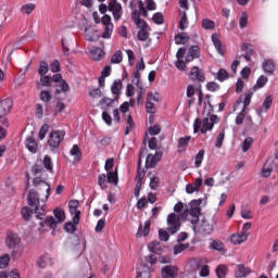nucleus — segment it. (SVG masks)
<instances>
[{
  "label": "nucleus",
  "mask_w": 278,
  "mask_h": 278,
  "mask_svg": "<svg viewBox=\"0 0 278 278\" xmlns=\"http://www.w3.org/2000/svg\"><path fill=\"white\" fill-rule=\"evenodd\" d=\"M50 71L52 73H60L61 67H60V61L59 60L52 61V63L50 64Z\"/></svg>",
  "instance_id": "338daca9"
},
{
  "label": "nucleus",
  "mask_w": 278,
  "mask_h": 278,
  "mask_svg": "<svg viewBox=\"0 0 278 278\" xmlns=\"http://www.w3.org/2000/svg\"><path fill=\"white\" fill-rule=\"evenodd\" d=\"M109 12H112L114 21H121L123 16V5L117 0L109 2Z\"/></svg>",
  "instance_id": "1a4fd4ad"
},
{
  "label": "nucleus",
  "mask_w": 278,
  "mask_h": 278,
  "mask_svg": "<svg viewBox=\"0 0 278 278\" xmlns=\"http://www.w3.org/2000/svg\"><path fill=\"white\" fill-rule=\"evenodd\" d=\"M149 251H151V253H155L156 255H160V253H162V245L160 243V241H152L149 245H148Z\"/></svg>",
  "instance_id": "cd10ccee"
},
{
  "label": "nucleus",
  "mask_w": 278,
  "mask_h": 278,
  "mask_svg": "<svg viewBox=\"0 0 278 278\" xmlns=\"http://www.w3.org/2000/svg\"><path fill=\"white\" fill-rule=\"evenodd\" d=\"M225 140V130L218 134L216 141H215V147L216 149H220L223 147V142Z\"/></svg>",
  "instance_id": "3c124183"
},
{
  "label": "nucleus",
  "mask_w": 278,
  "mask_h": 278,
  "mask_svg": "<svg viewBox=\"0 0 278 278\" xmlns=\"http://www.w3.org/2000/svg\"><path fill=\"white\" fill-rule=\"evenodd\" d=\"M7 247L11 249L13 257H21L23 255V244H21V237L14 232H10L7 237Z\"/></svg>",
  "instance_id": "20e7f679"
},
{
  "label": "nucleus",
  "mask_w": 278,
  "mask_h": 278,
  "mask_svg": "<svg viewBox=\"0 0 278 278\" xmlns=\"http://www.w3.org/2000/svg\"><path fill=\"white\" fill-rule=\"evenodd\" d=\"M40 99L43 101V103H49L51 101V92L43 90L40 92Z\"/></svg>",
  "instance_id": "69168bd1"
},
{
  "label": "nucleus",
  "mask_w": 278,
  "mask_h": 278,
  "mask_svg": "<svg viewBox=\"0 0 278 278\" xmlns=\"http://www.w3.org/2000/svg\"><path fill=\"white\" fill-rule=\"evenodd\" d=\"M190 140H192V137L190 136L181 137L178 140V153H185V151L188 149V144H190Z\"/></svg>",
  "instance_id": "4be33fe9"
},
{
  "label": "nucleus",
  "mask_w": 278,
  "mask_h": 278,
  "mask_svg": "<svg viewBox=\"0 0 278 278\" xmlns=\"http://www.w3.org/2000/svg\"><path fill=\"white\" fill-rule=\"evenodd\" d=\"M214 129V123L210 122V118L204 117L203 121L201 118H197L193 123V134H207V131H212Z\"/></svg>",
  "instance_id": "423d86ee"
},
{
  "label": "nucleus",
  "mask_w": 278,
  "mask_h": 278,
  "mask_svg": "<svg viewBox=\"0 0 278 278\" xmlns=\"http://www.w3.org/2000/svg\"><path fill=\"white\" fill-rule=\"evenodd\" d=\"M90 55L92 60L99 62V60H103L105 52L101 48L92 47L90 50Z\"/></svg>",
  "instance_id": "393cba45"
},
{
  "label": "nucleus",
  "mask_w": 278,
  "mask_h": 278,
  "mask_svg": "<svg viewBox=\"0 0 278 278\" xmlns=\"http://www.w3.org/2000/svg\"><path fill=\"white\" fill-rule=\"evenodd\" d=\"M27 201L28 205L34 207L35 214H38V217H40L41 213L38 212V206L40 205V197L38 195V192L34 189H30L28 191Z\"/></svg>",
  "instance_id": "6e6552de"
},
{
  "label": "nucleus",
  "mask_w": 278,
  "mask_h": 278,
  "mask_svg": "<svg viewBox=\"0 0 278 278\" xmlns=\"http://www.w3.org/2000/svg\"><path fill=\"white\" fill-rule=\"evenodd\" d=\"M188 247H190V244H177L174 247V255H179V253H182V251H186V249H188Z\"/></svg>",
  "instance_id": "603ef678"
},
{
  "label": "nucleus",
  "mask_w": 278,
  "mask_h": 278,
  "mask_svg": "<svg viewBox=\"0 0 278 278\" xmlns=\"http://www.w3.org/2000/svg\"><path fill=\"white\" fill-rule=\"evenodd\" d=\"M85 38L89 42H97V40H99V35L97 34V30L92 28V26H88L85 28Z\"/></svg>",
  "instance_id": "6ab92c4d"
},
{
  "label": "nucleus",
  "mask_w": 278,
  "mask_h": 278,
  "mask_svg": "<svg viewBox=\"0 0 278 278\" xmlns=\"http://www.w3.org/2000/svg\"><path fill=\"white\" fill-rule=\"evenodd\" d=\"M77 207H79V201L78 200H71L68 203V208L71 211V214H75L73 217L74 225H79L81 211H77Z\"/></svg>",
  "instance_id": "9b49d317"
},
{
  "label": "nucleus",
  "mask_w": 278,
  "mask_h": 278,
  "mask_svg": "<svg viewBox=\"0 0 278 278\" xmlns=\"http://www.w3.org/2000/svg\"><path fill=\"white\" fill-rule=\"evenodd\" d=\"M147 101H155L156 103H160V92H148Z\"/></svg>",
  "instance_id": "864d4df0"
},
{
  "label": "nucleus",
  "mask_w": 278,
  "mask_h": 278,
  "mask_svg": "<svg viewBox=\"0 0 278 278\" xmlns=\"http://www.w3.org/2000/svg\"><path fill=\"white\" fill-rule=\"evenodd\" d=\"M33 175H40L45 173V167H42V161H37L31 167Z\"/></svg>",
  "instance_id": "2f4dec72"
},
{
  "label": "nucleus",
  "mask_w": 278,
  "mask_h": 278,
  "mask_svg": "<svg viewBox=\"0 0 278 278\" xmlns=\"http://www.w3.org/2000/svg\"><path fill=\"white\" fill-rule=\"evenodd\" d=\"M247 240H249V233L247 232H239L230 236L231 244H242V242H247Z\"/></svg>",
  "instance_id": "dca6fc26"
},
{
  "label": "nucleus",
  "mask_w": 278,
  "mask_h": 278,
  "mask_svg": "<svg viewBox=\"0 0 278 278\" xmlns=\"http://www.w3.org/2000/svg\"><path fill=\"white\" fill-rule=\"evenodd\" d=\"M64 229L67 233H75L77 231V224L75 222H67L64 225Z\"/></svg>",
  "instance_id": "a19ab883"
},
{
  "label": "nucleus",
  "mask_w": 278,
  "mask_h": 278,
  "mask_svg": "<svg viewBox=\"0 0 278 278\" xmlns=\"http://www.w3.org/2000/svg\"><path fill=\"white\" fill-rule=\"evenodd\" d=\"M190 40V37L186 33L177 34L175 36V43L176 45H186Z\"/></svg>",
  "instance_id": "c85d7f7f"
},
{
  "label": "nucleus",
  "mask_w": 278,
  "mask_h": 278,
  "mask_svg": "<svg viewBox=\"0 0 278 278\" xmlns=\"http://www.w3.org/2000/svg\"><path fill=\"white\" fill-rule=\"evenodd\" d=\"M135 23H136L137 27H139V29H147V27H148L147 22L144 20L140 18V15L135 17Z\"/></svg>",
  "instance_id": "6e6d98bb"
},
{
  "label": "nucleus",
  "mask_w": 278,
  "mask_h": 278,
  "mask_svg": "<svg viewBox=\"0 0 278 278\" xmlns=\"http://www.w3.org/2000/svg\"><path fill=\"white\" fill-rule=\"evenodd\" d=\"M247 25H249V15L247 14V12H243L241 17L239 18V26L241 29H244Z\"/></svg>",
  "instance_id": "a18cd8bd"
},
{
  "label": "nucleus",
  "mask_w": 278,
  "mask_h": 278,
  "mask_svg": "<svg viewBox=\"0 0 278 278\" xmlns=\"http://www.w3.org/2000/svg\"><path fill=\"white\" fill-rule=\"evenodd\" d=\"M179 269L174 265H166L161 269L162 278H177Z\"/></svg>",
  "instance_id": "f8f14e48"
},
{
  "label": "nucleus",
  "mask_w": 278,
  "mask_h": 278,
  "mask_svg": "<svg viewBox=\"0 0 278 278\" xmlns=\"http://www.w3.org/2000/svg\"><path fill=\"white\" fill-rule=\"evenodd\" d=\"M216 222L214 217H203L201 220L199 219L197 224L192 226V229L195 233H202L207 236L214 231V227Z\"/></svg>",
  "instance_id": "f03ea898"
},
{
  "label": "nucleus",
  "mask_w": 278,
  "mask_h": 278,
  "mask_svg": "<svg viewBox=\"0 0 278 278\" xmlns=\"http://www.w3.org/2000/svg\"><path fill=\"white\" fill-rule=\"evenodd\" d=\"M70 153L71 155H73L76 162H79V160H81V149H79V146L74 144Z\"/></svg>",
  "instance_id": "c756f323"
},
{
  "label": "nucleus",
  "mask_w": 278,
  "mask_h": 278,
  "mask_svg": "<svg viewBox=\"0 0 278 278\" xmlns=\"http://www.w3.org/2000/svg\"><path fill=\"white\" fill-rule=\"evenodd\" d=\"M65 136H66V132L64 130L52 131L48 139L49 147L51 149H58L60 147V144H62V140H64Z\"/></svg>",
  "instance_id": "0eeeda50"
},
{
  "label": "nucleus",
  "mask_w": 278,
  "mask_h": 278,
  "mask_svg": "<svg viewBox=\"0 0 278 278\" xmlns=\"http://www.w3.org/2000/svg\"><path fill=\"white\" fill-rule=\"evenodd\" d=\"M54 218L53 216L46 217L45 222L40 223V227H49V229H55L58 225H62L64 220H66V214L64 213V210L55 208L54 212Z\"/></svg>",
  "instance_id": "7ed1b4c3"
},
{
  "label": "nucleus",
  "mask_w": 278,
  "mask_h": 278,
  "mask_svg": "<svg viewBox=\"0 0 278 278\" xmlns=\"http://www.w3.org/2000/svg\"><path fill=\"white\" fill-rule=\"evenodd\" d=\"M34 10H36V4H34V3H27V4L22 5V8H21L22 14H31V12H34Z\"/></svg>",
  "instance_id": "ea45409f"
},
{
  "label": "nucleus",
  "mask_w": 278,
  "mask_h": 278,
  "mask_svg": "<svg viewBox=\"0 0 278 278\" xmlns=\"http://www.w3.org/2000/svg\"><path fill=\"white\" fill-rule=\"evenodd\" d=\"M52 84L51 76H40V80L36 84L37 90H42V88H51Z\"/></svg>",
  "instance_id": "aec40b11"
},
{
  "label": "nucleus",
  "mask_w": 278,
  "mask_h": 278,
  "mask_svg": "<svg viewBox=\"0 0 278 278\" xmlns=\"http://www.w3.org/2000/svg\"><path fill=\"white\" fill-rule=\"evenodd\" d=\"M253 144V139L251 137H247L242 144V151L243 153H247L251 149V146Z\"/></svg>",
  "instance_id": "8fccbe9b"
},
{
  "label": "nucleus",
  "mask_w": 278,
  "mask_h": 278,
  "mask_svg": "<svg viewBox=\"0 0 278 278\" xmlns=\"http://www.w3.org/2000/svg\"><path fill=\"white\" fill-rule=\"evenodd\" d=\"M10 264V255L9 254H3L0 257V268H5Z\"/></svg>",
  "instance_id": "0e129e2a"
},
{
  "label": "nucleus",
  "mask_w": 278,
  "mask_h": 278,
  "mask_svg": "<svg viewBox=\"0 0 278 278\" xmlns=\"http://www.w3.org/2000/svg\"><path fill=\"white\" fill-rule=\"evenodd\" d=\"M10 110H12L11 99L0 101V118H3V116L8 115L10 113Z\"/></svg>",
  "instance_id": "f3484780"
},
{
  "label": "nucleus",
  "mask_w": 278,
  "mask_h": 278,
  "mask_svg": "<svg viewBox=\"0 0 278 278\" xmlns=\"http://www.w3.org/2000/svg\"><path fill=\"white\" fill-rule=\"evenodd\" d=\"M228 77H229V73L226 72L225 68H220L217 73L216 79H218V81H225L227 80Z\"/></svg>",
  "instance_id": "de8ad7c7"
},
{
  "label": "nucleus",
  "mask_w": 278,
  "mask_h": 278,
  "mask_svg": "<svg viewBox=\"0 0 278 278\" xmlns=\"http://www.w3.org/2000/svg\"><path fill=\"white\" fill-rule=\"evenodd\" d=\"M253 89L252 91L248 92V93H244V100H243V112H247V109L249 108V105H251V99H253Z\"/></svg>",
  "instance_id": "c9c22d12"
},
{
  "label": "nucleus",
  "mask_w": 278,
  "mask_h": 278,
  "mask_svg": "<svg viewBox=\"0 0 278 278\" xmlns=\"http://www.w3.org/2000/svg\"><path fill=\"white\" fill-rule=\"evenodd\" d=\"M47 73H49V63L41 61L38 68V75H40V77H45Z\"/></svg>",
  "instance_id": "473e14b6"
},
{
  "label": "nucleus",
  "mask_w": 278,
  "mask_h": 278,
  "mask_svg": "<svg viewBox=\"0 0 278 278\" xmlns=\"http://www.w3.org/2000/svg\"><path fill=\"white\" fill-rule=\"evenodd\" d=\"M49 132V124H43L39 130V140H45V137Z\"/></svg>",
  "instance_id": "4d7b16f0"
},
{
  "label": "nucleus",
  "mask_w": 278,
  "mask_h": 278,
  "mask_svg": "<svg viewBox=\"0 0 278 278\" xmlns=\"http://www.w3.org/2000/svg\"><path fill=\"white\" fill-rule=\"evenodd\" d=\"M33 186L37 188V190H45L46 197L45 201H47L51 194V185H49L47 181L42 180L40 177H36L33 180Z\"/></svg>",
  "instance_id": "9d476101"
},
{
  "label": "nucleus",
  "mask_w": 278,
  "mask_h": 278,
  "mask_svg": "<svg viewBox=\"0 0 278 278\" xmlns=\"http://www.w3.org/2000/svg\"><path fill=\"white\" fill-rule=\"evenodd\" d=\"M245 112L244 109L241 110L240 113H238L237 117H236V125H242V123H244V118H245Z\"/></svg>",
  "instance_id": "e2e57ef3"
},
{
  "label": "nucleus",
  "mask_w": 278,
  "mask_h": 278,
  "mask_svg": "<svg viewBox=\"0 0 278 278\" xmlns=\"http://www.w3.org/2000/svg\"><path fill=\"white\" fill-rule=\"evenodd\" d=\"M21 214H22L24 220H31L34 211H31V208H29L28 206H24L21 211Z\"/></svg>",
  "instance_id": "4c0bfd02"
},
{
  "label": "nucleus",
  "mask_w": 278,
  "mask_h": 278,
  "mask_svg": "<svg viewBox=\"0 0 278 278\" xmlns=\"http://www.w3.org/2000/svg\"><path fill=\"white\" fill-rule=\"evenodd\" d=\"M157 186H160V177L157 176H152L150 178V188L152 190H156L157 189Z\"/></svg>",
  "instance_id": "680f3d73"
},
{
  "label": "nucleus",
  "mask_w": 278,
  "mask_h": 278,
  "mask_svg": "<svg viewBox=\"0 0 278 278\" xmlns=\"http://www.w3.org/2000/svg\"><path fill=\"white\" fill-rule=\"evenodd\" d=\"M216 276L217 278H225L227 277V273H229V268H227V265L220 264L216 267Z\"/></svg>",
  "instance_id": "bb28decb"
},
{
  "label": "nucleus",
  "mask_w": 278,
  "mask_h": 278,
  "mask_svg": "<svg viewBox=\"0 0 278 278\" xmlns=\"http://www.w3.org/2000/svg\"><path fill=\"white\" fill-rule=\"evenodd\" d=\"M108 184H113V186H118V167H115L113 172H108V174H100L98 176V185L100 186L101 190L108 189Z\"/></svg>",
  "instance_id": "39448f33"
},
{
  "label": "nucleus",
  "mask_w": 278,
  "mask_h": 278,
  "mask_svg": "<svg viewBox=\"0 0 278 278\" xmlns=\"http://www.w3.org/2000/svg\"><path fill=\"white\" fill-rule=\"evenodd\" d=\"M152 21L155 25H162L164 23V15L157 12L153 15Z\"/></svg>",
  "instance_id": "5fc2aeb1"
},
{
  "label": "nucleus",
  "mask_w": 278,
  "mask_h": 278,
  "mask_svg": "<svg viewBox=\"0 0 278 278\" xmlns=\"http://www.w3.org/2000/svg\"><path fill=\"white\" fill-rule=\"evenodd\" d=\"M268 84V77L262 75L257 80L256 84L253 86L252 90L255 92V90L260 88H264V85Z\"/></svg>",
  "instance_id": "7c9ffc66"
},
{
  "label": "nucleus",
  "mask_w": 278,
  "mask_h": 278,
  "mask_svg": "<svg viewBox=\"0 0 278 278\" xmlns=\"http://www.w3.org/2000/svg\"><path fill=\"white\" fill-rule=\"evenodd\" d=\"M123 62V52L116 51L111 58V64H121Z\"/></svg>",
  "instance_id": "37998d69"
},
{
  "label": "nucleus",
  "mask_w": 278,
  "mask_h": 278,
  "mask_svg": "<svg viewBox=\"0 0 278 278\" xmlns=\"http://www.w3.org/2000/svg\"><path fill=\"white\" fill-rule=\"evenodd\" d=\"M111 92L114 97V101H118L121 99V94H123V81L114 80L111 85Z\"/></svg>",
  "instance_id": "4468645a"
},
{
  "label": "nucleus",
  "mask_w": 278,
  "mask_h": 278,
  "mask_svg": "<svg viewBox=\"0 0 278 278\" xmlns=\"http://www.w3.org/2000/svg\"><path fill=\"white\" fill-rule=\"evenodd\" d=\"M203 157H205V150H200L195 155V168H201V164H203Z\"/></svg>",
  "instance_id": "e433bc0d"
},
{
  "label": "nucleus",
  "mask_w": 278,
  "mask_h": 278,
  "mask_svg": "<svg viewBox=\"0 0 278 278\" xmlns=\"http://www.w3.org/2000/svg\"><path fill=\"white\" fill-rule=\"evenodd\" d=\"M137 38L141 42H147V40H149V31H147V28H140L137 34Z\"/></svg>",
  "instance_id": "58836bf2"
},
{
  "label": "nucleus",
  "mask_w": 278,
  "mask_h": 278,
  "mask_svg": "<svg viewBox=\"0 0 278 278\" xmlns=\"http://www.w3.org/2000/svg\"><path fill=\"white\" fill-rule=\"evenodd\" d=\"M189 79L191 81H205V74L199 68V66H193L189 73Z\"/></svg>",
  "instance_id": "ddd939ff"
},
{
  "label": "nucleus",
  "mask_w": 278,
  "mask_h": 278,
  "mask_svg": "<svg viewBox=\"0 0 278 278\" xmlns=\"http://www.w3.org/2000/svg\"><path fill=\"white\" fill-rule=\"evenodd\" d=\"M157 166V160L153 154H149L146 160V168H155Z\"/></svg>",
  "instance_id": "f704fd0d"
},
{
  "label": "nucleus",
  "mask_w": 278,
  "mask_h": 278,
  "mask_svg": "<svg viewBox=\"0 0 278 278\" xmlns=\"http://www.w3.org/2000/svg\"><path fill=\"white\" fill-rule=\"evenodd\" d=\"M150 231H151V222L147 220L144 223L143 228H142V225L139 226V229H138L136 236H137V238H142V236L147 237V236H149Z\"/></svg>",
  "instance_id": "b1692460"
},
{
  "label": "nucleus",
  "mask_w": 278,
  "mask_h": 278,
  "mask_svg": "<svg viewBox=\"0 0 278 278\" xmlns=\"http://www.w3.org/2000/svg\"><path fill=\"white\" fill-rule=\"evenodd\" d=\"M186 27H188V15L186 12H182L179 21V29L184 30Z\"/></svg>",
  "instance_id": "49530a36"
},
{
  "label": "nucleus",
  "mask_w": 278,
  "mask_h": 278,
  "mask_svg": "<svg viewBox=\"0 0 278 278\" xmlns=\"http://www.w3.org/2000/svg\"><path fill=\"white\" fill-rule=\"evenodd\" d=\"M190 205V210L188 211V208H186L180 215L170 213L167 216V231H169L172 236H175V233L181 229V218H188V216H190L189 220L192 226L199 223V216H201V207L199 205H201V200H192Z\"/></svg>",
  "instance_id": "f257e3e1"
},
{
  "label": "nucleus",
  "mask_w": 278,
  "mask_h": 278,
  "mask_svg": "<svg viewBox=\"0 0 278 278\" xmlns=\"http://www.w3.org/2000/svg\"><path fill=\"white\" fill-rule=\"evenodd\" d=\"M42 164L45 168L48 169L51 173V175H53V161H51V156L46 155L43 157Z\"/></svg>",
  "instance_id": "72a5a7b5"
},
{
  "label": "nucleus",
  "mask_w": 278,
  "mask_h": 278,
  "mask_svg": "<svg viewBox=\"0 0 278 278\" xmlns=\"http://www.w3.org/2000/svg\"><path fill=\"white\" fill-rule=\"evenodd\" d=\"M160 131H162L160 124H155L149 128L150 136H159Z\"/></svg>",
  "instance_id": "13d9d810"
},
{
  "label": "nucleus",
  "mask_w": 278,
  "mask_h": 278,
  "mask_svg": "<svg viewBox=\"0 0 278 278\" xmlns=\"http://www.w3.org/2000/svg\"><path fill=\"white\" fill-rule=\"evenodd\" d=\"M220 89V85H218L217 83L211 81L206 85V90H208L210 92H216V90Z\"/></svg>",
  "instance_id": "774afa93"
},
{
  "label": "nucleus",
  "mask_w": 278,
  "mask_h": 278,
  "mask_svg": "<svg viewBox=\"0 0 278 278\" xmlns=\"http://www.w3.org/2000/svg\"><path fill=\"white\" fill-rule=\"evenodd\" d=\"M248 275H251V269L249 267L244 266L243 264H239L236 266V269H235L236 278H244Z\"/></svg>",
  "instance_id": "a211bd4d"
},
{
  "label": "nucleus",
  "mask_w": 278,
  "mask_h": 278,
  "mask_svg": "<svg viewBox=\"0 0 278 278\" xmlns=\"http://www.w3.org/2000/svg\"><path fill=\"white\" fill-rule=\"evenodd\" d=\"M146 112H148V114H155V112H157V110L155 109V104L147 100Z\"/></svg>",
  "instance_id": "052dcab7"
},
{
  "label": "nucleus",
  "mask_w": 278,
  "mask_h": 278,
  "mask_svg": "<svg viewBox=\"0 0 278 278\" xmlns=\"http://www.w3.org/2000/svg\"><path fill=\"white\" fill-rule=\"evenodd\" d=\"M262 68L267 75H275V62L273 60H265Z\"/></svg>",
  "instance_id": "5701e85b"
},
{
  "label": "nucleus",
  "mask_w": 278,
  "mask_h": 278,
  "mask_svg": "<svg viewBox=\"0 0 278 278\" xmlns=\"http://www.w3.org/2000/svg\"><path fill=\"white\" fill-rule=\"evenodd\" d=\"M142 153H144V148H141L139 152L138 169H137V176H136L137 184H141V185H142V179H144V175H147V172L140 170L142 166Z\"/></svg>",
  "instance_id": "2eb2a0df"
},
{
  "label": "nucleus",
  "mask_w": 278,
  "mask_h": 278,
  "mask_svg": "<svg viewBox=\"0 0 278 278\" xmlns=\"http://www.w3.org/2000/svg\"><path fill=\"white\" fill-rule=\"evenodd\" d=\"M211 248L214 251H219V253H223V251H225V244L220 241H213Z\"/></svg>",
  "instance_id": "09e8293b"
},
{
  "label": "nucleus",
  "mask_w": 278,
  "mask_h": 278,
  "mask_svg": "<svg viewBox=\"0 0 278 278\" xmlns=\"http://www.w3.org/2000/svg\"><path fill=\"white\" fill-rule=\"evenodd\" d=\"M212 42L216 51L219 53V55H225V50L223 49V42H220V39L218 38V34L212 35Z\"/></svg>",
  "instance_id": "a878e982"
},
{
  "label": "nucleus",
  "mask_w": 278,
  "mask_h": 278,
  "mask_svg": "<svg viewBox=\"0 0 278 278\" xmlns=\"http://www.w3.org/2000/svg\"><path fill=\"white\" fill-rule=\"evenodd\" d=\"M170 231H168V228H166V230L164 229H160L159 230V238L162 242H168V240L170 239Z\"/></svg>",
  "instance_id": "79ce46f5"
},
{
  "label": "nucleus",
  "mask_w": 278,
  "mask_h": 278,
  "mask_svg": "<svg viewBox=\"0 0 278 278\" xmlns=\"http://www.w3.org/2000/svg\"><path fill=\"white\" fill-rule=\"evenodd\" d=\"M202 27L203 29H214L216 27V24L214 23V21L210 20V18H204L202 21Z\"/></svg>",
  "instance_id": "c03bdc74"
},
{
  "label": "nucleus",
  "mask_w": 278,
  "mask_h": 278,
  "mask_svg": "<svg viewBox=\"0 0 278 278\" xmlns=\"http://www.w3.org/2000/svg\"><path fill=\"white\" fill-rule=\"evenodd\" d=\"M114 30V25H108L104 28L102 38H112V31Z\"/></svg>",
  "instance_id": "bf43d9fd"
},
{
  "label": "nucleus",
  "mask_w": 278,
  "mask_h": 278,
  "mask_svg": "<svg viewBox=\"0 0 278 278\" xmlns=\"http://www.w3.org/2000/svg\"><path fill=\"white\" fill-rule=\"evenodd\" d=\"M25 144L30 153H38V141L33 136L26 138Z\"/></svg>",
  "instance_id": "412c9836"
}]
</instances>
